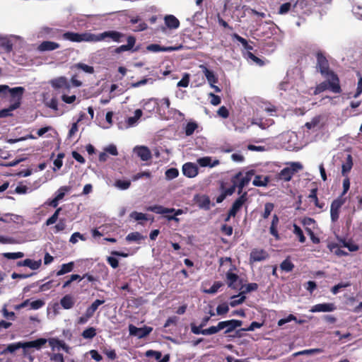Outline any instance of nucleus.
Instances as JSON below:
<instances>
[{"label": "nucleus", "instance_id": "6e6d98bb", "mask_svg": "<svg viewBox=\"0 0 362 362\" xmlns=\"http://www.w3.org/2000/svg\"><path fill=\"white\" fill-rule=\"evenodd\" d=\"M3 257L8 259H16L24 257V253L22 252H4L2 254Z\"/></svg>", "mask_w": 362, "mask_h": 362}, {"label": "nucleus", "instance_id": "72a5a7b5", "mask_svg": "<svg viewBox=\"0 0 362 362\" xmlns=\"http://www.w3.org/2000/svg\"><path fill=\"white\" fill-rule=\"evenodd\" d=\"M198 163L202 167H207L209 166L211 168L214 167L219 164L218 160H215L212 162L211 157H203L200 158L197 160Z\"/></svg>", "mask_w": 362, "mask_h": 362}, {"label": "nucleus", "instance_id": "cd10ccee", "mask_svg": "<svg viewBox=\"0 0 362 362\" xmlns=\"http://www.w3.org/2000/svg\"><path fill=\"white\" fill-rule=\"evenodd\" d=\"M21 348L25 349L24 342L19 341L16 343L10 344L7 346L6 348L0 351V355H4L7 353H14L16 351L18 350Z\"/></svg>", "mask_w": 362, "mask_h": 362}, {"label": "nucleus", "instance_id": "bf43d9fd", "mask_svg": "<svg viewBox=\"0 0 362 362\" xmlns=\"http://www.w3.org/2000/svg\"><path fill=\"white\" fill-rule=\"evenodd\" d=\"M61 211H62L61 207L57 209V210L54 211V213L46 221L45 225L48 226L52 225L54 223H56Z\"/></svg>", "mask_w": 362, "mask_h": 362}, {"label": "nucleus", "instance_id": "13d9d810", "mask_svg": "<svg viewBox=\"0 0 362 362\" xmlns=\"http://www.w3.org/2000/svg\"><path fill=\"white\" fill-rule=\"evenodd\" d=\"M274 208V205L272 203L267 202L264 204V212L262 214V216L264 219H267L271 214L272 211Z\"/></svg>", "mask_w": 362, "mask_h": 362}, {"label": "nucleus", "instance_id": "aec40b11", "mask_svg": "<svg viewBox=\"0 0 362 362\" xmlns=\"http://www.w3.org/2000/svg\"><path fill=\"white\" fill-rule=\"evenodd\" d=\"M182 173L188 177H194L198 174V168L194 163H186L182 166Z\"/></svg>", "mask_w": 362, "mask_h": 362}, {"label": "nucleus", "instance_id": "7ed1b4c3", "mask_svg": "<svg viewBox=\"0 0 362 362\" xmlns=\"http://www.w3.org/2000/svg\"><path fill=\"white\" fill-rule=\"evenodd\" d=\"M240 175L241 172H239L231 177L232 185L228 188H225L223 182L221 183L220 189L221 190V193L216 197V203H221L227 196L232 195L235 192L236 188L238 189V181H239Z\"/></svg>", "mask_w": 362, "mask_h": 362}, {"label": "nucleus", "instance_id": "f03ea898", "mask_svg": "<svg viewBox=\"0 0 362 362\" xmlns=\"http://www.w3.org/2000/svg\"><path fill=\"white\" fill-rule=\"evenodd\" d=\"M24 90V88L21 86L11 88L7 85H0V96L6 98L9 95L11 104L18 103V107L21 105Z\"/></svg>", "mask_w": 362, "mask_h": 362}, {"label": "nucleus", "instance_id": "5fc2aeb1", "mask_svg": "<svg viewBox=\"0 0 362 362\" xmlns=\"http://www.w3.org/2000/svg\"><path fill=\"white\" fill-rule=\"evenodd\" d=\"M115 186L119 189L125 190L131 186V182L129 180H117L115 182Z\"/></svg>", "mask_w": 362, "mask_h": 362}, {"label": "nucleus", "instance_id": "4468645a", "mask_svg": "<svg viewBox=\"0 0 362 362\" xmlns=\"http://www.w3.org/2000/svg\"><path fill=\"white\" fill-rule=\"evenodd\" d=\"M337 309V307L333 303H324L316 304L311 307L310 311L311 313H329L333 312Z\"/></svg>", "mask_w": 362, "mask_h": 362}, {"label": "nucleus", "instance_id": "f257e3e1", "mask_svg": "<svg viewBox=\"0 0 362 362\" xmlns=\"http://www.w3.org/2000/svg\"><path fill=\"white\" fill-rule=\"evenodd\" d=\"M325 81L319 83L314 90V95H318L327 90L334 93H341L342 90L340 86V81L337 75L325 77Z\"/></svg>", "mask_w": 362, "mask_h": 362}, {"label": "nucleus", "instance_id": "603ef678", "mask_svg": "<svg viewBox=\"0 0 362 362\" xmlns=\"http://www.w3.org/2000/svg\"><path fill=\"white\" fill-rule=\"evenodd\" d=\"M198 128V124L194 122H189L187 124L185 129L187 136H191L194 131Z\"/></svg>", "mask_w": 362, "mask_h": 362}, {"label": "nucleus", "instance_id": "0e129e2a", "mask_svg": "<svg viewBox=\"0 0 362 362\" xmlns=\"http://www.w3.org/2000/svg\"><path fill=\"white\" fill-rule=\"evenodd\" d=\"M144 237L139 232H132L127 235L126 240L129 242L132 241H139L142 240Z\"/></svg>", "mask_w": 362, "mask_h": 362}, {"label": "nucleus", "instance_id": "f3484780", "mask_svg": "<svg viewBox=\"0 0 362 362\" xmlns=\"http://www.w3.org/2000/svg\"><path fill=\"white\" fill-rule=\"evenodd\" d=\"M51 86L55 89H63L64 90H69L71 86L64 76H60L54 78L50 82Z\"/></svg>", "mask_w": 362, "mask_h": 362}, {"label": "nucleus", "instance_id": "3c124183", "mask_svg": "<svg viewBox=\"0 0 362 362\" xmlns=\"http://www.w3.org/2000/svg\"><path fill=\"white\" fill-rule=\"evenodd\" d=\"M293 233L298 238V240L300 243H305V237L303 234V232L300 226H298L297 224H293Z\"/></svg>", "mask_w": 362, "mask_h": 362}, {"label": "nucleus", "instance_id": "39448f33", "mask_svg": "<svg viewBox=\"0 0 362 362\" xmlns=\"http://www.w3.org/2000/svg\"><path fill=\"white\" fill-rule=\"evenodd\" d=\"M302 168L301 163L298 162L291 163L289 167H286L281 170L279 178L284 181H290L293 175Z\"/></svg>", "mask_w": 362, "mask_h": 362}, {"label": "nucleus", "instance_id": "338daca9", "mask_svg": "<svg viewBox=\"0 0 362 362\" xmlns=\"http://www.w3.org/2000/svg\"><path fill=\"white\" fill-rule=\"evenodd\" d=\"M245 56L248 58V59H250L252 62H254L256 64L259 65V66H263L264 65V62L263 60H262L261 59H259V57H256L253 53H252L251 52H247L246 54H245Z\"/></svg>", "mask_w": 362, "mask_h": 362}, {"label": "nucleus", "instance_id": "a878e982", "mask_svg": "<svg viewBox=\"0 0 362 362\" xmlns=\"http://www.w3.org/2000/svg\"><path fill=\"white\" fill-rule=\"evenodd\" d=\"M279 223V216L276 214H274L272 216V220L271 226L269 228V233L276 240L279 239V232H278Z\"/></svg>", "mask_w": 362, "mask_h": 362}, {"label": "nucleus", "instance_id": "b1692460", "mask_svg": "<svg viewBox=\"0 0 362 362\" xmlns=\"http://www.w3.org/2000/svg\"><path fill=\"white\" fill-rule=\"evenodd\" d=\"M294 3L292 4L291 2H286L281 4L279 8L278 13L284 15L287 13L291 8L294 9L299 2L303 3V0H292Z\"/></svg>", "mask_w": 362, "mask_h": 362}, {"label": "nucleus", "instance_id": "ea45409f", "mask_svg": "<svg viewBox=\"0 0 362 362\" xmlns=\"http://www.w3.org/2000/svg\"><path fill=\"white\" fill-rule=\"evenodd\" d=\"M197 204L200 208L208 210L210 208V199L206 195H202L197 198Z\"/></svg>", "mask_w": 362, "mask_h": 362}, {"label": "nucleus", "instance_id": "4c0bfd02", "mask_svg": "<svg viewBox=\"0 0 362 362\" xmlns=\"http://www.w3.org/2000/svg\"><path fill=\"white\" fill-rule=\"evenodd\" d=\"M18 108V103H12L8 108H4L0 110V118H4L12 116V112Z\"/></svg>", "mask_w": 362, "mask_h": 362}, {"label": "nucleus", "instance_id": "f8f14e48", "mask_svg": "<svg viewBox=\"0 0 362 362\" xmlns=\"http://www.w3.org/2000/svg\"><path fill=\"white\" fill-rule=\"evenodd\" d=\"M247 201V192H244L233 203L230 210V216L235 217L243 204Z\"/></svg>", "mask_w": 362, "mask_h": 362}, {"label": "nucleus", "instance_id": "864d4df0", "mask_svg": "<svg viewBox=\"0 0 362 362\" xmlns=\"http://www.w3.org/2000/svg\"><path fill=\"white\" fill-rule=\"evenodd\" d=\"M75 68L77 69H81L83 71L86 73L88 74H93L94 73V68L92 66L87 65L83 63H77L74 65Z\"/></svg>", "mask_w": 362, "mask_h": 362}, {"label": "nucleus", "instance_id": "052dcab7", "mask_svg": "<svg viewBox=\"0 0 362 362\" xmlns=\"http://www.w3.org/2000/svg\"><path fill=\"white\" fill-rule=\"evenodd\" d=\"M223 286V283L221 281H215L210 288L205 290L204 292L209 294H214L217 293L218 289Z\"/></svg>", "mask_w": 362, "mask_h": 362}, {"label": "nucleus", "instance_id": "5701e85b", "mask_svg": "<svg viewBox=\"0 0 362 362\" xmlns=\"http://www.w3.org/2000/svg\"><path fill=\"white\" fill-rule=\"evenodd\" d=\"M60 47V45L57 42L52 41H43L38 47L37 50L40 52L52 51Z\"/></svg>", "mask_w": 362, "mask_h": 362}, {"label": "nucleus", "instance_id": "79ce46f5", "mask_svg": "<svg viewBox=\"0 0 362 362\" xmlns=\"http://www.w3.org/2000/svg\"><path fill=\"white\" fill-rule=\"evenodd\" d=\"M269 181L267 176L262 177L261 175H256L252 181V184L256 187H266Z\"/></svg>", "mask_w": 362, "mask_h": 362}, {"label": "nucleus", "instance_id": "e2e57ef3", "mask_svg": "<svg viewBox=\"0 0 362 362\" xmlns=\"http://www.w3.org/2000/svg\"><path fill=\"white\" fill-rule=\"evenodd\" d=\"M351 286V284L349 282H341V283H339L338 284L334 286L332 288H331V292L334 294V295H336L337 294L340 289L341 288H345L346 287H349Z\"/></svg>", "mask_w": 362, "mask_h": 362}, {"label": "nucleus", "instance_id": "4be33fe9", "mask_svg": "<svg viewBox=\"0 0 362 362\" xmlns=\"http://www.w3.org/2000/svg\"><path fill=\"white\" fill-rule=\"evenodd\" d=\"M16 264L18 267H28L33 270H36L40 267L42 261L41 259L33 260L31 259H25L23 261L18 262Z\"/></svg>", "mask_w": 362, "mask_h": 362}, {"label": "nucleus", "instance_id": "8fccbe9b", "mask_svg": "<svg viewBox=\"0 0 362 362\" xmlns=\"http://www.w3.org/2000/svg\"><path fill=\"white\" fill-rule=\"evenodd\" d=\"M70 186H62L56 192L55 198L59 201L64 199L65 194L71 190Z\"/></svg>", "mask_w": 362, "mask_h": 362}, {"label": "nucleus", "instance_id": "c03bdc74", "mask_svg": "<svg viewBox=\"0 0 362 362\" xmlns=\"http://www.w3.org/2000/svg\"><path fill=\"white\" fill-rule=\"evenodd\" d=\"M62 37L71 42H79V33H78L66 32L62 34Z\"/></svg>", "mask_w": 362, "mask_h": 362}, {"label": "nucleus", "instance_id": "dca6fc26", "mask_svg": "<svg viewBox=\"0 0 362 362\" xmlns=\"http://www.w3.org/2000/svg\"><path fill=\"white\" fill-rule=\"evenodd\" d=\"M255 171L253 170H249L246 172L245 175L241 173V175L239 178V181H238V194H240L243 192V188L248 185L250 182L252 175H254Z\"/></svg>", "mask_w": 362, "mask_h": 362}, {"label": "nucleus", "instance_id": "20e7f679", "mask_svg": "<svg viewBox=\"0 0 362 362\" xmlns=\"http://www.w3.org/2000/svg\"><path fill=\"white\" fill-rule=\"evenodd\" d=\"M317 64L316 68L323 77L333 76L337 75L334 71L329 69V63L322 52H317L316 54Z\"/></svg>", "mask_w": 362, "mask_h": 362}, {"label": "nucleus", "instance_id": "c9c22d12", "mask_svg": "<svg viewBox=\"0 0 362 362\" xmlns=\"http://www.w3.org/2000/svg\"><path fill=\"white\" fill-rule=\"evenodd\" d=\"M105 303L104 300L97 299L92 304L87 308L86 312L87 313V316H90L91 317L93 316L95 312L97 310L98 307L103 305Z\"/></svg>", "mask_w": 362, "mask_h": 362}, {"label": "nucleus", "instance_id": "69168bd1", "mask_svg": "<svg viewBox=\"0 0 362 362\" xmlns=\"http://www.w3.org/2000/svg\"><path fill=\"white\" fill-rule=\"evenodd\" d=\"M263 326V323L258 322H252L248 327L242 328L238 330V332H245V331H254L255 329L261 328Z\"/></svg>", "mask_w": 362, "mask_h": 362}, {"label": "nucleus", "instance_id": "bb28decb", "mask_svg": "<svg viewBox=\"0 0 362 362\" xmlns=\"http://www.w3.org/2000/svg\"><path fill=\"white\" fill-rule=\"evenodd\" d=\"M165 25L169 29H177L180 26L179 20L173 15H167L164 18Z\"/></svg>", "mask_w": 362, "mask_h": 362}, {"label": "nucleus", "instance_id": "412c9836", "mask_svg": "<svg viewBox=\"0 0 362 362\" xmlns=\"http://www.w3.org/2000/svg\"><path fill=\"white\" fill-rule=\"evenodd\" d=\"M127 43L126 45H122L118 47H117L115 50V52L117 54H119L123 52L130 51L133 49L134 46L136 43V37L133 35H129L127 38Z\"/></svg>", "mask_w": 362, "mask_h": 362}, {"label": "nucleus", "instance_id": "473e14b6", "mask_svg": "<svg viewBox=\"0 0 362 362\" xmlns=\"http://www.w3.org/2000/svg\"><path fill=\"white\" fill-rule=\"evenodd\" d=\"M291 321H295L296 323H298L299 325H302L305 322V320H298L297 317L294 315L289 314L286 318L280 319L278 321L277 325H278V326L281 327L284 325H285L286 323L290 322Z\"/></svg>", "mask_w": 362, "mask_h": 362}, {"label": "nucleus", "instance_id": "de8ad7c7", "mask_svg": "<svg viewBox=\"0 0 362 362\" xmlns=\"http://www.w3.org/2000/svg\"><path fill=\"white\" fill-rule=\"evenodd\" d=\"M280 268L282 271L290 272L293 269L294 264L292 263L289 258H286L281 263Z\"/></svg>", "mask_w": 362, "mask_h": 362}, {"label": "nucleus", "instance_id": "1a4fd4ad", "mask_svg": "<svg viewBox=\"0 0 362 362\" xmlns=\"http://www.w3.org/2000/svg\"><path fill=\"white\" fill-rule=\"evenodd\" d=\"M191 331L194 334L211 335L222 330L221 322L216 326H211L207 329H199L194 323H191Z\"/></svg>", "mask_w": 362, "mask_h": 362}, {"label": "nucleus", "instance_id": "774afa93", "mask_svg": "<svg viewBox=\"0 0 362 362\" xmlns=\"http://www.w3.org/2000/svg\"><path fill=\"white\" fill-rule=\"evenodd\" d=\"M130 217L136 221H147L148 220L147 215L141 212L133 211L130 214Z\"/></svg>", "mask_w": 362, "mask_h": 362}, {"label": "nucleus", "instance_id": "4d7b16f0", "mask_svg": "<svg viewBox=\"0 0 362 362\" xmlns=\"http://www.w3.org/2000/svg\"><path fill=\"white\" fill-rule=\"evenodd\" d=\"M84 339H93L96 335V329L94 327H88L81 334Z\"/></svg>", "mask_w": 362, "mask_h": 362}, {"label": "nucleus", "instance_id": "6e6552de", "mask_svg": "<svg viewBox=\"0 0 362 362\" xmlns=\"http://www.w3.org/2000/svg\"><path fill=\"white\" fill-rule=\"evenodd\" d=\"M205 77L206 78V80L208 83L210 84L211 87L215 90L216 93H219L221 91V88L216 86L215 84L218 83V76L214 74V72L210 69H209L205 65H200L199 66Z\"/></svg>", "mask_w": 362, "mask_h": 362}, {"label": "nucleus", "instance_id": "37998d69", "mask_svg": "<svg viewBox=\"0 0 362 362\" xmlns=\"http://www.w3.org/2000/svg\"><path fill=\"white\" fill-rule=\"evenodd\" d=\"M0 47L4 49L6 53H10L13 49V43L7 37H3L0 40Z\"/></svg>", "mask_w": 362, "mask_h": 362}, {"label": "nucleus", "instance_id": "6ab92c4d", "mask_svg": "<svg viewBox=\"0 0 362 362\" xmlns=\"http://www.w3.org/2000/svg\"><path fill=\"white\" fill-rule=\"evenodd\" d=\"M269 257L267 252L262 249H253L250 255L251 262H260Z\"/></svg>", "mask_w": 362, "mask_h": 362}, {"label": "nucleus", "instance_id": "58836bf2", "mask_svg": "<svg viewBox=\"0 0 362 362\" xmlns=\"http://www.w3.org/2000/svg\"><path fill=\"white\" fill-rule=\"evenodd\" d=\"M98 42V35L87 32L79 33V42Z\"/></svg>", "mask_w": 362, "mask_h": 362}, {"label": "nucleus", "instance_id": "0eeeda50", "mask_svg": "<svg viewBox=\"0 0 362 362\" xmlns=\"http://www.w3.org/2000/svg\"><path fill=\"white\" fill-rule=\"evenodd\" d=\"M345 199L339 197L334 199L330 206V218L332 223H335L339 218V213Z\"/></svg>", "mask_w": 362, "mask_h": 362}, {"label": "nucleus", "instance_id": "9b49d317", "mask_svg": "<svg viewBox=\"0 0 362 362\" xmlns=\"http://www.w3.org/2000/svg\"><path fill=\"white\" fill-rule=\"evenodd\" d=\"M62 30L49 27H42L38 33V37L42 38H60Z\"/></svg>", "mask_w": 362, "mask_h": 362}, {"label": "nucleus", "instance_id": "09e8293b", "mask_svg": "<svg viewBox=\"0 0 362 362\" xmlns=\"http://www.w3.org/2000/svg\"><path fill=\"white\" fill-rule=\"evenodd\" d=\"M231 298L232 300L230 302V305L233 308L242 304L245 300L246 297L245 295L239 294L238 296H233Z\"/></svg>", "mask_w": 362, "mask_h": 362}, {"label": "nucleus", "instance_id": "a19ab883", "mask_svg": "<svg viewBox=\"0 0 362 362\" xmlns=\"http://www.w3.org/2000/svg\"><path fill=\"white\" fill-rule=\"evenodd\" d=\"M74 268V262H70L66 264H63L61 266V269L57 272V276H62L66 273L71 272L73 271Z\"/></svg>", "mask_w": 362, "mask_h": 362}, {"label": "nucleus", "instance_id": "7c9ffc66", "mask_svg": "<svg viewBox=\"0 0 362 362\" xmlns=\"http://www.w3.org/2000/svg\"><path fill=\"white\" fill-rule=\"evenodd\" d=\"M353 167V158L351 154H348L346 160L341 165V174L343 176H347Z\"/></svg>", "mask_w": 362, "mask_h": 362}, {"label": "nucleus", "instance_id": "a211bd4d", "mask_svg": "<svg viewBox=\"0 0 362 362\" xmlns=\"http://www.w3.org/2000/svg\"><path fill=\"white\" fill-rule=\"evenodd\" d=\"M134 151L143 161H148L152 157L150 149L145 146H136Z\"/></svg>", "mask_w": 362, "mask_h": 362}, {"label": "nucleus", "instance_id": "c85d7f7f", "mask_svg": "<svg viewBox=\"0 0 362 362\" xmlns=\"http://www.w3.org/2000/svg\"><path fill=\"white\" fill-rule=\"evenodd\" d=\"M147 211L154 212L158 214H170L175 211V209L171 208H165L161 205H153L148 206L147 208Z\"/></svg>", "mask_w": 362, "mask_h": 362}, {"label": "nucleus", "instance_id": "2eb2a0df", "mask_svg": "<svg viewBox=\"0 0 362 362\" xmlns=\"http://www.w3.org/2000/svg\"><path fill=\"white\" fill-rule=\"evenodd\" d=\"M222 329H226L224 333L228 334L234 331L236 328L243 325V322L239 320H229L226 321H221Z\"/></svg>", "mask_w": 362, "mask_h": 362}, {"label": "nucleus", "instance_id": "9d476101", "mask_svg": "<svg viewBox=\"0 0 362 362\" xmlns=\"http://www.w3.org/2000/svg\"><path fill=\"white\" fill-rule=\"evenodd\" d=\"M152 330L153 328L148 326L139 328L132 324L129 325V334L137 337L139 339L146 337L152 332Z\"/></svg>", "mask_w": 362, "mask_h": 362}, {"label": "nucleus", "instance_id": "2f4dec72", "mask_svg": "<svg viewBox=\"0 0 362 362\" xmlns=\"http://www.w3.org/2000/svg\"><path fill=\"white\" fill-rule=\"evenodd\" d=\"M47 343V339L44 338H40L34 341L24 342L25 349L26 348H36L40 349Z\"/></svg>", "mask_w": 362, "mask_h": 362}, {"label": "nucleus", "instance_id": "680f3d73", "mask_svg": "<svg viewBox=\"0 0 362 362\" xmlns=\"http://www.w3.org/2000/svg\"><path fill=\"white\" fill-rule=\"evenodd\" d=\"M165 177L167 180H173L176 178L179 175V171L177 168H171L165 171Z\"/></svg>", "mask_w": 362, "mask_h": 362}, {"label": "nucleus", "instance_id": "49530a36", "mask_svg": "<svg viewBox=\"0 0 362 362\" xmlns=\"http://www.w3.org/2000/svg\"><path fill=\"white\" fill-rule=\"evenodd\" d=\"M232 37L233 39L237 40L238 42H240L242 44V45L244 47V48L245 49H247V52H250L253 49L252 46H251V45H250L248 44V42H247L246 39L242 37L241 36H240L237 33H233L232 35Z\"/></svg>", "mask_w": 362, "mask_h": 362}, {"label": "nucleus", "instance_id": "a18cd8bd", "mask_svg": "<svg viewBox=\"0 0 362 362\" xmlns=\"http://www.w3.org/2000/svg\"><path fill=\"white\" fill-rule=\"evenodd\" d=\"M258 287L259 286L257 283H250L246 286H242L240 289H243V288H245V289L240 293V295H245L248 293L256 291L258 289Z\"/></svg>", "mask_w": 362, "mask_h": 362}, {"label": "nucleus", "instance_id": "c756f323", "mask_svg": "<svg viewBox=\"0 0 362 362\" xmlns=\"http://www.w3.org/2000/svg\"><path fill=\"white\" fill-rule=\"evenodd\" d=\"M60 304L64 309L69 310L74 307L75 300L72 296L66 294L60 300Z\"/></svg>", "mask_w": 362, "mask_h": 362}, {"label": "nucleus", "instance_id": "423d86ee", "mask_svg": "<svg viewBox=\"0 0 362 362\" xmlns=\"http://www.w3.org/2000/svg\"><path fill=\"white\" fill-rule=\"evenodd\" d=\"M124 34L116 30L105 31L98 35V41L121 42L123 41Z\"/></svg>", "mask_w": 362, "mask_h": 362}, {"label": "nucleus", "instance_id": "e433bc0d", "mask_svg": "<svg viewBox=\"0 0 362 362\" xmlns=\"http://www.w3.org/2000/svg\"><path fill=\"white\" fill-rule=\"evenodd\" d=\"M142 115H143V112H142L141 110H140V109L136 110L134 111V116L129 117L127 119V127L134 126L136 124V122H138V120L141 118Z\"/></svg>", "mask_w": 362, "mask_h": 362}, {"label": "nucleus", "instance_id": "ddd939ff", "mask_svg": "<svg viewBox=\"0 0 362 362\" xmlns=\"http://www.w3.org/2000/svg\"><path fill=\"white\" fill-rule=\"evenodd\" d=\"M183 47L182 45L179 46H161L158 44H150L146 47V49L148 52H173V51H177L180 50Z\"/></svg>", "mask_w": 362, "mask_h": 362}, {"label": "nucleus", "instance_id": "f704fd0d", "mask_svg": "<svg viewBox=\"0 0 362 362\" xmlns=\"http://www.w3.org/2000/svg\"><path fill=\"white\" fill-rule=\"evenodd\" d=\"M317 193V188L312 189L310 190V194H309L308 198L311 199L314 202L315 206L316 207H317V208H319L320 209H323L325 206V204L324 202H319Z\"/></svg>", "mask_w": 362, "mask_h": 362}, {"label": "nucleus", "instance_id": "393cba45", "mask_svg": "<svg viewBox=\"0 0 362 362\" xmlns=\"http://www.w3.org/2000/svg\"><path fill=\"white\" fill-rule=\"evenodd\" d=\"M226 277L228 286L233 289H236L237 286L235 285V282L239 279L238 275L233 273L232 269H229L226 272Z\"/></svg>", "mask_w": 362, "mask_h": 362}]
</instances>
